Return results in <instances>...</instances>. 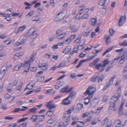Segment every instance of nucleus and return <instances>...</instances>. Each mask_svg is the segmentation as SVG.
<instances>
[{"label":"nucleus","instance_id":"nucleus-1","mask_svg":"<svg viewBox=\"0 0 127 127\" xmlns=\"http://www.w3.org/2000/svg\"><path fill=\"white\" fill-rule=\"evenodd\" d=\"M74 107L73 106L70 108L67 111H66L64 115L63 119L66 120V119L69 120L71 116V114L74 109Z\"/></svg>","mask_w":127,"mask_h":127},{"label":"nucleus","instance_id":"nucleus-2","mask_svg":"<svg viewBox=\"0 0 127 127\" xmlns=\"http://www.w3.org/2000/svg\"><path fill=\"white\" fill-rule=\"evenodd\" d=\"M96 89L92 87H90L87 89L86 91L85 92V95H88L90 98H92L93 97L92 94L95 92Z\"/></svg>","mask_w":127,"mask_h":127},{"label":"nucleus","instance_id":"nucleus-3","mask_svg":"<svg viewBox=\"0 0 127 127\" xmlns=\"http://www.w3.org/2000/svg\"><path fill=\"white\" fill-rule=\"evenodd\" d=\"M65 15V13L63 11L60 12L57 15L54 19V21L56 22H59L63 20Z\"/></svg>","mask_w":127,"mask_h":127},{"label":"nucleus","instance_id":"nucleus-4","mask_svg":"<svg viewBox=\"0 0 127 127\" xmlns=\"http://www.w3.org/2000/svg\"><path fill=\"white\" fill-rule=\"evenodd\" d=\"M79 13L80 14H84L85 13H87L89 11L88 8H85L84 6H80L78 8Z\"/></svg>","mask_w":127,"mask_h":127},{"label":"nucleus","instance_id":"nucleus-5","mask_svg":"<svg viewBox=\"0 0 127 127\" xmlns=\"http://www.w3.org/2000/svg\"><path fill=\"white\" fill-rule=\"evenodd\" d=\"M120 96L119 94H116L111 99L110 102V104H114L118 100Z\"/></svg>","mask_w":127,"mask_h":127},{"label":"nucleus","instance_id":"nucleus-6","mask_svg":"<svg viewBox=\"0 0 127 127\" xmlns=\"http://www.w3.org/2000/svg\"><path fill=\"white\" fill-rule=\"evenodd\" d=\"M53 101H51L47 103L46 105L49 109H52L53 108H55L56 107L55 105L53 104Z\"/></svg>","mask_w":127,"mask_h":127},{"label":"nucleus","instance_id":"nucleus-7","mask_svg":"<svg viewBox=\"0 0 127 127\" xmlns=\"http://www.w3.org/2000/svg\"><path fill=\"white\" fill-rule=\"evenodd\" d=\"M31 29V31L32 32L31 33L30 39H33L37 37V33L35 32V31L34 28H32Z\"/></svg>","mask_w":127,"mask_h":127},{"label":"nucleus","instance_id":"nucleus-8","mask_svg":"<svg viewBox=\"0 0 127 127\" xmlns=\"http://www.w3.org/2000/svg\"><path fill=\"white\" fill-rule=\"evenodd\" d=\"M122 123L119 120H117L113 124V127H123V125H122Z\"/></svg>","mask_w":127,"mask_h":127},{"label":"nucleus","instance_id":"nucleus-9","mask_svg":"<svg viewBox=\"0 0 127 127\" xmlns=\"http://www.w3.org/2000/svg\"><path fill=\"white\" fill-rule=\"evenodd\" d=\"M104 66L103 65L98 64L96 65L95 68L98 70L99 72H101L104 69Z\"/></svg>","mask_w":127,"mask_h":127},{"label":"nucleus","instance_id":"nucleus-10","mask_svg":"<svg viewBox=\"0 0 127 127\" xmlns=\"http://www.w3.org/2000/svg\"><path fill=\"white\" fill-rule=\"evenodd\" d=\"M35 57L34 53L32 54L30 56V59L27 61H26V63L27 64H30V63L33 62L35 59Z\"/></svg>","mask_w":127,"mask_h":127},{"label":"nucleus","instance_id":"nucleus-11","mask_svg":"<svg viewBox=\"0 0 127 127\" xmlns=\"http://www.w3.org/2000/svg\"><path fill=\"white\" fill-rule=\"evenodd\" d=\"M126 18L125 17L122 16L120 18L119 22V25L122 26L125 22Z\"/></svg>","mask_w":127,"mask_h":127},{"label":"nucleus","instance_id":"nucleus-12","mask_svg":"<svg viewBox=\"0 0 127 127\" xmlns=\"http://www.w3.org/2000/svg\"><path fill=\"white\" fill-rule=\"evenodd\" d=\"M35 83H32L31 82L28 84L27 86L26 87L25 90V91H26L27 90H30L34 86Z\"/></svg>","mask_w":127,"mask_h":127},{"label":"nucleus","instance_id":"nucleus-13","mask_svg":"<svg viewBox=\"0 0 127 127\" xmlns=\"http://www.w3.org/2000/svg\"><path fill=\"white\" fill-rule=\"evenodd\" d=\"M66 33L63 32L60 35L57 36L55 38L56 39H60L64 38L65 36Z\"/></svg>","mask_w":127,"mask_h":127},{"label":"nucleus","instance_id":"nucleus-14","mask_svg":"<svg viewBox=\"0 0 127 127\" xmlns=\"http://www.w3.org/2000/svg\"><path fill=\"white\" fill-rule=\"evenodd\" d=\"M68 98L67 97L62 102V104L64 105H68L70 103V101L68 99Z\"/></svg>","mask_w":127,"mask_h":127},{"label":"nucleus","instance_id":"nucleus-15","mask_svg":"<svg viewBox=\"0 0 127 127\" xmlns=\"http://www.w3.org/2000/svg\"><path fill=\"white\" fill-rule=\"evenodd\" d=\"M38 67L42 68V69L43 70H45L48 67V66L45 64L41 63L39 64Z\"/></svg>","mask_w":127,"mask_h":127},{"label":"nucleus","instance_id":"nucleus-16","mask_svg":"<svg viewBox=\"0 0 127 127\" xmlns=\"http://www.w3.org/2000/svg\"><path fill=\"white\" fill-rule=\"evenodd\" d=\"M91 60V59H90V58H89L86 59L85 60H82L80 62L79 64L76 66V67L77 68H78L82 65L83 63L85 62H87Z\"/></svg>","mask_w":127,"mask_h":127},{"label":"nucleus","instance_id":"nucleus-17","mask_svg":"<svg viewBox=\"0 0 127 127\" xmlns=\"http://www.w3.org/2000/svg\"><path fill=\"white\" fill-rule=\"evenodd\" d=\"M32 29L31 28L24 35V38H27L30 37V35L31 34V33L32 32L31 31Z\"/></svg>","mask_w":127,"mask_h":127},{"label":"nucleus","instance_id":"nucleus-18","mask_svg":"<svg viewBox=\"0 0 127 127\" xmlns=\"http://www.w3.org/2000/svg\"><path fill=\"white\" fill-rule=\"evenodd\" d=\"M22 55V53H18L15 54L14 56V58L15 60H17L20 58Z\"/></svg>","mask_w":127,"mask_h":127},{"label":"nucleus","instance_id":"nucleus-19","mask_svg":"<svg viewBox=\"0 0 127 127\" xmlns=\"http://www.w3.org/2000/svg\"><path fill=\"white\" fill-rule=\"evenodd\" d=\"M34 12L32 10L29 11L26 16V18L28 19L32 16Z\"/></svg>","mask_w":127,"mask_h":127},{"label":"nucleus","instance_id":"nucleus-20","mask_svg":"<svg viewBox=\"0 0 127 127\" xmlns=\"http://www.w3.org/2000/svg\"><path fill=\"white\" fill-rule=\"evenodd\" d=\"M54 110L52 109H49L48 111L47 112L46 114L49 117L51 116L53 114Z\"/></svg>","mask_w":127,"mask_h":127},{"label":"nucleus","instance_id":"nucleus-21","mask_svg":"<svg viewBox=\"0 0 127 127\" xmlns=\"http://www.w3.org/2000/svg\"><path fill=\"white\" fill-rule=\"evenodd\" d=\"M62 85V83L61 81H59L56 83L55 86V88L57 89H58Z\"/></svg>","mask_w":127,"mask_h":127},{"label":"nucleus","instance_id":"nucleus-22","mask_svg":"<svg viewBox=\"0 0 127 127\" xmlns=\"http://www.w3.org/2000/svg\"><path fill=\"white\" fill-rule=\"evenodd\" d=\"M71 48L68 47L65 49L62 52L63 53L66 54L68 53L70 51Z\"/></svg>","mask_w":127,"mask_h":127},{"label":"nucleus","instance_id":"nucleus-23","mask_svg":"<svg viewBox=\"0 0 127 127\" xmlns=\"http://www.w3.org/2000/svg\"><path fill=\"white\" fill-rule=\"evenodd\" d=\"M97 22L96 18H92L91 19L90 24L94 26L95 25Z\"/></svg>","mask_w":127,"mask_h":127},{"label":"nucleus","instance_id":"nucleus-24","mask_svg":"<svg viewBox=\"0 0 127 127\" xmlns=\"http://www.w3.org/2000/svg\"><path fill=\"white\" fill-rule=\"evenodd\" d=\"M39 19L38 16L36 15L32 18V21L36 23L39 21Z\"/></svg>","mask_w":127,"mask_h":127},{"label":"nucleus","instance_id":"nucleus-25","mask_svg":"<svg viewBox=\"0 0 127 127\" xmlns=\"http://www.w3.org/2000/svg\"><path fill=\"white\" fill-rule=\"evenodd\" d=\"M37 115H33L30 120L33 122H35L37 119Z\"/></svg>","mask_w":127,"mask_h":127},{"label":"nucleus","instance_id":"nucleus-26","mask_svg":"<svg viewBox=\"0 0 127 127\" xmlns=\"http://www.w3.org/2000/svg\"><path fill=\"white\" fill-rule=\"evenodd\" d=\"M100 51L99 50H95L93 52H92L94 54V55L90 57V58L91 60L94 58L95 56L97 55V53L98 52H99Z\"/></svg>","mask_w":127,"mask_h":127},{"label":"nucleus","instance_id":"nucleus-27","mask_svg":"<svg viewBox=\"0 0 127 127\" xmlns=\"http://www.w3.org/2000/svg\"><path fill=\"white\" fill-rule=\"evenodd\" d=\"M98 76L96 75H94L91 79V82L93 83L95 82L98 78Z\"/></svg>","mask_w":127,"mask_h":127},{"label":"nucleus","instance_id":"nucleus-28","mask_svg":"<svg viewBox=\"0 0 127 127\" xmlns=\"http://www.w3.org/2000/svg\"><path fill=\"white\" fill-rule=\"evenodd\" d=\"M37 119H39V121L43 122V120L44 119L45 115H37Z\"/></svg>","mask_w":127,"mask_h":127},{"label":"nucleus","instance_id":"nucleus-29","mask_svg":"<svg viewBox=\"0 0 127 127\" xmlns=\"http://www.w3.org/2000/svg\"><path fill=\"white\" fill-rule=\"evenodd\" d=\"M83 108V105L79 103L77 105L76 108L77 110H81Z\"/></svg>","mask_w":127,"mask_h":127},{"label":"nucleus","instance_id":"nucleus-30","mask_svg":"<svg viewBox=\"0 0 127 127\" xmlns=\"http://www.w3.org/2000/svg\"><path fill=\"white\" fill-rule=\"evenodd\" d=\"M26 27L25 25H23L22 27H20L18 29V32H22L23 31Z\"/></svg>","mask_w":127,"mask_h":127},{"label":"nucleus","instance_id":"nucleus-31","mask_svg":"<svg viewBox=\"0 0 127 127\" xmlns=\"http://www.w3.org/2000/svg\"><path fill=\"white\" fill-rule=\"evenodd\" d=\"M56 119H57L56 117H55L53 119L52 118H51L48 120L47 122V123L50 124H52L54 121H56Z\"/></svg>","mask_w":127,"mask_h":127},{"label":"nucleus","instance_id":"nucleus-32","mask_svg":"<svg viewBox=\"0 0 127 127\" xmlns=\"http://www.w3.org/2000/svg\"><path fill=\"white\" fill-rule=\"evenodd\" d=\"M81 36H79L78 38H77L74 41V43L76 44L78 43L80 41L81 39Z\"/></svg>","mask_w":127,"mask_h":127},{"label":"nucleus","instance_id":"nucleus-33","mask_svg":"<svg viewBox=\"0 0 127 127\" xmlns=\"http://www.w3.org/2000/svg\"><path fill=\"white\" fill-rule=\"evenodd\" d=\"M105 38L106 39V42L107 43H110V37L109 35H106L105 37Z\"/></svg>","mask_w":127,"mask_h":127},{"label":"nucleus","instance_id":"nucleus-34","mask_svg":"<svg viewBox=\"0 0 127 127\" xmlns=\"http://www.w3.org/2000/svg\"><path fill=\"white\" fill-rule=\"evenodd\" d=\"M89 97H87L85 98L84 99V104H85L87 105L89 103L90 101V97L89 96Z\"/></svg>","mask_w":127,"mask_h":127},{"label":"nucleus","instance_id":"nucleus-35","mask_svg":"<svg viewBox=\"0 0 127 127\" xmlns=\"http://www.w3.org/2000/svg\"><path fill=\"white\" fill-rule=\"evenodd\" d=\"M36 110L37 108L35 107H34L32 109H30L29 110V113H35L36 112Z\"/></svg>","mask_w":127,"mask_h":127},{"label":"nucleus","instance_id":"nucleus-36","mask_svg":"<svg viewBox=\"0 0 127 127\" xmlns=\"http://www.w3.org/2000/svg\"><path fill=\"white\" fill-rule=\"evenodd\" d=\"M20 66L19 64H17L15 67L13 69L14 71H17L20 68Z\"/></svg>","mask_w":127,"mask_h":127},{"label":"nucleus","instance_id":"nucleus-37","mask_svg":"<svg viewBox=\"0 0 127 127\" xmlns=\"http://www.w3.org/2000/svg\"><path fill=\"white\" fill-rule=\"evenodd\" d=\"M126 59V58L125 56L122 57L119 63L120 64H123L124 63V61Z\"/></svg>","mask_w":127,"mask_h":127},{"label":"nucleus","instance_id":"nucleus-38","mask_svg":"<svg viewBox=\"0 0 127 127\" xmlns=\"http://www.w3.org/2000/svg\"><path fill=\"white\" fill-rule=\"evenodd\" d=\"M75 92L74 91L71 92L70 94V95L67 97L68 98H72V96L75 95Z\"/></svg>","mask_w":127,"mask_h":127},{"label":"nucleus","instance_id":"nucleus-39","mask_svg":"<svg viewBox=\"0 0 127 127\" xmlns=\"http://www.w3.org/2000/svg\"><path fill=\"white\" fill-rule=\"evenodd\" d=\"M82 14H80L79 13L76 15L75 17V19H77L79 20L80 19L82 18Z\"/></svg>","mask_w":127,"mask_h":127},{"label":"nucleus","instance_id":"nucleus-40","mask_svg":"<svg viewBox=\"0 0 127 127\" xmlns=\"http://www.w3.org/2000/svg\"><path fill=\"white\" fill-rule=\"evenodd\" d=\"M69 120L66 119V120H64V122L63 123V127H65L66 126L68 123V121Z\"/></svg>","mask_w":127,"mask_h":127},{"label":"nucleus","instance_id":"nucleus-41","mask_svg":"<svg viewBox=\"0 0 127 127\" xmlns=\"http://www.w3.org/2000/svg\"><path fill=\"white\" fill-rule=\"evenodd\" d=\"M85 44V40L84 41V42H83V44L82 45H79L78 46V49L79 50H82L83 48V46Z\"/></svg>","mask_w":127,"mask_h":127},{"label":"nucleus","instance_id":"nucleus-42","mask_svg":"<svg viewBox=\"0 0 127 127\" xmlns=\"http://www.w3.org/2000/svg\"><path fill=\"white\" fill-rule=\"evenodd\" d=\"M110 62L108 59L105 60L104 61L103 65L105 67Z\"/></svg>","mask_w":127,"mask_h":127},{"label":"nucleus","instance_id":"nucleus-43","mask_svg":"<svg viewBox=\"0 0 127 127\" xmlns=\"http://www.w3.org/2000/svg\"><path fill=\"white\" fill-rule=\"evenodd\" d=\"M119 45L120 46H126L127 45V42L126 43V41L124 40L122 43H120Z\"/></svg>","mask_w":127,"mask_h":127},{"label":"nucleus","instance_id":"nucleus-44","mask_svg":"<svg viewBox=\"0 0 127 127\" xmlns=\"http://www.w3.org/2000/svg\"><path fill=\"white\" fill-rule=\"evenodd\" d=\"M104 78V77L103 76V75L99 77L98 78L97 81V82L99 83L101 82Z\"/></svg>","mask_w":127,"mask_h":127},{"label":"nucleus","instance_id":"nucleus-45","mask_svg":"<svg viewBox=\"0 0 127 127\" xmlns=\"http://www.w3.org/2000/svg\"><path fill=\"white\" fill-rule=\"evenodd\" d=\"M68 88V87L67 86H65V87L61 89V93H64L65 92Z\"/></svg>","mask_w":127,"mask_h":127},{"label":"nucleus","instance_id":"nucleus-46","mask_svg":"<svg viewBox=\"0 0 127 127\" xmlns=\"http://www.w3.org/2000/svg\"><path fill=\"white\" fill-rule=\"evenodd\" d=\"M89 16V15L87 13H85V14H82V18L83 19H87Z\"/></svg>","mask_w":127,"mask_h":127},{"label":"nucleus","instance_id":"nucleus-47","mask_svg":"<svg viewBox=\"0 0 127 127\" xmlns=\"http://www.w3.org/2000/svg\"><path fill=\"white\" fill-rule=\"evenodd\" d=\"M28 118V117L27 118H23L21 119L18 120L17 121V122L19 123L21 122H23L24 121L26 120Z\"/></svg>","mask_w":127,"mask_h":127},{"label":"nucleus","instance_id":"nucleus-48","mask_svg":"<svg viewBox=\"0 0 127 127\" xmlns=\"http://www.w3.org/2000/svg\"><path fill=\"white\" fill-rule=\"evenodd\" d=\"M121 86H119L118 88L117 91V92L116 94H119V96H121Z\"/></svg>","mask_w":127,"mask_h":127},{"label":"nucleus","instance_id":"nucleus-49","mask_svg":"<svg viewBox=\"0 0 127 127\" xmlns=\"http://www.w3.org/2000/svg\"><path fill=\"white\" fill-rule=\"evenodd\" d=\"M6 70V69L2 68L0 71V73L4 75Z\"/></svg>","mask_w":127,"mask_h":127},{"label":"nucleus","instance_id":"nucleus-50","mask_svg":"<svg viewBox=\"0 0 127 127\" xmlns=\"http://www.w3.org/2000/svg\"><path fill=\"white\" fill-rule=\"evenodd\" d=\"M105 0H102L98 2V4L100 5L103 6L105 4Z\"/></svg>","mask_w":127,"mask_h":127},{"label":"nucleus","instance_id":"nucleus-51","mask_svg":"<svg viewBox=\"0 0 127 127\" xmlns=\"http://www.w3.org/2000/svg\"><path fill=\"white\" fill-rule=\"evenodd\" d=\"M20 111V109L19 108H16L14 109L12 111V112L13 113H16L19 112Z\"/></svg>","mask_w":127,"mask_h":127},{"label":"nucleus","instance_id":"nucleus-52","mask_svg":"<svg viewBox=\"0 0 127 127\" xmlns=\"http://www.w3.org/2000/svg\"><path fill=\"white\" fill-rule=\"evenodd\" d=\"M65 62H62L59 65V66L58 67V68H59L65 65L66 64Z\"/></svg>","mask_w":127,"mask_h":127},{"label":"nucleus","instance_id":"nucleus-53","mask_svg":"<svg viewBox=\"0 0 127 127\" xmlns=\"http://www.w3.org/2000/svg\"><path fill=\"white\" fill-rule=\"evenodd\" d=\"M19 14H20L19 13H13L12 14V16H19V18H21L22 17V15H19Z\"/></svg>","mask_w":127,"mask_h":127},{"label":"nucleus","instance_id":"nucleus-54","mask_svg":"<svg viewBox=\"0 0 127 127\" xmlns=\"http://www.w3.org/2000/svg\"><path fill=\"white\" fill-rule=\"evenodd\" d=\"M112 50V48H110L107 49V50L103 54L102 56H104L106 53L109 52L110 50Z\"/></svg>","mask_w":127,"mask_h":127},{"label":"nucleus","instance_id":"nucleus-55","mask_svg":"<svg viewBox=\"0 0 127 127\" xmlns=\"http://www.w3.org/2000/svg\"><path fill=\"white\" fill-rule=\"evenodd\" d=\"M114 32V31L113 29H110L109 30V32L111 36L113 35Z\"/></svg>","mask_w":127,"mask_h":127},{"label":"nucleus","instance_id":"nucleus-56","mask_svg":"<svg viewBox=\"0 0 127 127\" xmlns=\"http://www.w3.org/2000/svg\"><path fill=\"white\" fill-rule=\"evenodd\" d=\"M20 67H24L26 64H27V63H26V61L25 62L23 63H21L19 64Z\"/></svg>","mask_w":127,"mask_h":127},{"label":"nucleus","instance_id":"nucleus-57","mask_svg":"<svg viewBox=\"0 0 127 127\" xmlns=\"http://www.w3.org/2000/svg\"><path fill=\"white\" fill-rule=\"evenodd\" d=\"M108 121V119L107 118H106L102 122L101 125L102 126H104L105 124Z\"/></svg>","mask_w":127,"mask_h":127},{"label":"nucleus","instance_id":"nucleus-58","mask_svg":"<svg viewBox=\"0 0 127 127\" xmlns=\"http://www.w3.org/2000/svg\"><path fill=\"white\" fill-rule=\"evenodd\" d=\"M22 85V83L19 84L18 85V86L16 88V90L20 91L21 88V87Z\"/></svg>","mask_w":127,"mask_h":127},{"label":"nucleus","instance_id":"nucleus-59","mask_svg":"<svg viewBox=\"0 0 127 127\" xmlns=\"http://www.w3.org/2000/svg\"><path fill=\"white\" fill-rule=\"evenodd\" d=\"M7 36V35L5 34H2L1 35L0 34V38L2 39L5 38Z\"/></svg>","mask_w":127,"mask_h":127},{"label":"nucleus","instance_id":"nucleus-60","mask_svg":"<svg viewBox=\"0 0 127 127\" xmlns=\"http://www.w3.org/2000/svg\"><path fill=\"white\" fill-rule=\"evenodd\" d=\"M27 64V65L25 67V70H28L29 71L30 66V64Z\"/></svg>","mask_w":127,"mask_h":127},{"label":"nucleus","instance_id":"nucleus-61","mask_svg":"<svg viewBox=\"0 0 127 127\" xmlns=\"http://www.w3.org/2000/svg\"><path fill=\"white\" fill-rule=\"evenodd\" d=\"M62 31V30L61 29H58L57 30L56 32V34L57 35H58L60 34Z\"/></svg>","mask_w":127,"mask_h":127},{"label":"nucleus","instance_id":"nucleus-62","mask_svg":"<svg viewBox=\"0 0 127 127\" xmlns=\"http://www.w3.org/2000/svg\"><path fill=\"white\" fill-rule=\"evenodd\" d=\"M11 11L10 10H6L5 14L8 15H9L11 14Z\"/></svg>","mask_w":127,"mask_h":127},{"label":"nucleus","instance_id":"nucleus-63","mask_svg":"<svg viewBox=\"0 0 127 127\" xmlns=\"http://www.w3.org/2000/svg\"><path fill=\"white\" fill-rule=\"evenodd\" d=\"M52 48L53 50H55L57 49L58 48V47L57 45H54L52 46Z\"/></svg>","mask_w":127,"mask_h":127},{"label":"nucleus","instance_id":"nucleus-64","mask_svg":"<svg viewBox=\"0 0 127 127\" xmlns=\"http://www.w3.org/2000/svg\"><path fill=\"white\" fill-rule=\"evenodd\" d=\"M61 125L58 122L56 123L55 125L54 126V127H61Z\"/></svg>","mask_w":127,"mask_h":127}]
</instances>
